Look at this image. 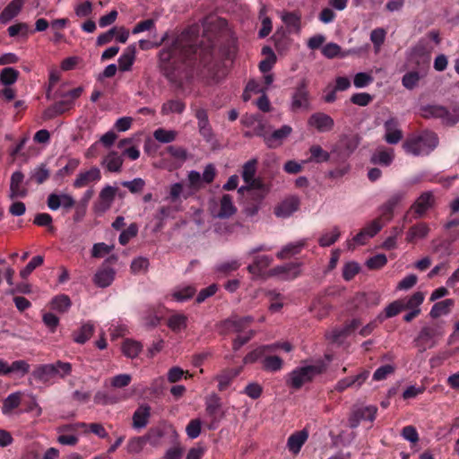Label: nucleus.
<instances>
[{
    "instance_id": "obj_28",
    "label": "nucleus",
    "mask_w": 459,
    "mask_h": 459,
    "mask_svg": "<svg viewBox=\"0 0 459 459\" xmlns=\"http://www.w3.org/2000/svg\"><path fill=\"white\" fill-rule=\"evenodd\" d=\"M24 0H13L0 14V22L5 24L16 17L22 10Z\"/></svg>"
},
{
    "instance_id": "obj_12",
    "label": "nucleus",
    "mask_w": 459,
    "mask_h": 459,
    "mask_svg": "<svg viewBox=\"0 0 459 459\" xmlns=\"http://www.w3.org/2000/svg\"><path fill=\"white\" fill-rule=\"evenodd\" d=\"M237 212L233 204L232 197L230 195H223L219 203L214 204L211 209L212 215L214 218L226 219L232 216Z\"/></svg>"
},
{
    "instance_id": "obj_49",
    "label": "nucleus",
    "mask_w": 459,
    "mask_h": 459,
    "mask_svg": "<svg viewBox=\"0 0 459 459\" xmlns=\"http://www.w3.org/2000/svg\"><path fill=\"white\" fill-rule=\"evenodd\" d=\"M178 132L175 130H167L164 128H158L153 132L155 140L161 143H169L176 140Z\"/></svg>"
},
{
    "instance_id": "obj_35",
    "label": "nucleus",
    "mask_w": 459,
    "mask_h": 459,
    "mask_svg": "<svg viewBox=\"0 0 459 459\" xmlns=\"http://www.w3.org/2000/svg\"><path fill=\"white\" fill-rule=\"evenodd\" d=\"M94 325L88 321L82 325L80 329L74 333V341L76 343H85L93 334Z\"/></svg>"
},
{
    "instance_id": "obj_44",
    "label": "nucleus",
    "mask_w": 459,
    "mask_h": 459,
    "mask_svg": "<svg viewBox=\"0 0 459 459\" xmlns=\"http://www.w3.org/2000/svg\"><path fill=\"white\" fill-rule=\"evenodd\" d=\"M266 91V88L256 80H250L245 89L243 93L244 101H248L251 99L252 94H264Z\"/></svg>"
},
{
    "instance_id": "obj_59",
    "label": "nucleus",
    "mask_w": 459,
    "mask_h": 459,
    "mask_svg": "<svg viewBox=\"0 0 459 459\" xmlns=\"http://www.w3.org/2000/svg\"><path fill=\"white\" fill-rule=\"evenodd\" d=\"M394 155L392 152L380 151L373 154L371 161L375 164L388 166L392 163Z\"/></svg>"
},
{
    "instance_id": "obj_9",
    "label": "nucleus",
    "mask_w": 459,
    "mask_h": 459,
    "mask_svg": "<svg viewBox=\"0 0 459 459\" xmlns=\"http://www.w3.org/2000/svg\"><path fill=\"white\" fill-rule=\"evenodd\" d=\"M292 133L291 126L288 125H283L281 128L274 130L271 134H266L265 132L258 131L256 134L262 136L265 144L271 148L274 149L281 146L283 141L288 138Z\"/></svg>"
},
{
    "instance_id": "obj_63",
    "label": "nucleus",
    "mask_w": 459,
    "mask_h": 459,
    "mask_svg": "<svg viewBox=\"0 0 459 459\" xmlns=\"http://www.w3.org/2000/svg\"><path fill=\"white\" fill-rule=\"evenodd\" d=\"M387 263V257L384 254L376 255L367 260L366 265L368 269L377 270L384 267Z\"/></svg>"
},
{
    "instance_id": "obj_29",
    "label": "nucleus",
    "mask_w": 459,
    "mask_h": 459,
    "mask_svg": "<svg viewBox=\"0 0 459 459\" xmlns=\"http://www.w3.org/2000/svg\"><path fill=\"white\" fill-rule=\"evenodd\" d=\"M188 317L182 313H174L168 318L167 325L174 333H178L186 329Z\"/></svg>"
},
{
    "instance_id": "obj_56",
    "label": "nucleus",
    "mask_w": 459,
    "mask_h": 459,
    "mask_svg": "<svg viewBox=\"0 0 459 459\" xmlns=\"http://www.w3.org/2000/svg\"><path fill=\"white\" fill-rule=\"evenodd\" d=\"M385 226V222L381 221L380 218H377L368 222L364 228V233L368 238H372L375 237Z\"/></svg>"
},
{
    "instance_id": "obj_60",
    "label": "nucleus",
    "mask_w": 459,
    "mask_h": 459,
    "mask_svg": "<svg viewBox=\"0 0 459 459\" xmlns=\"http://www.w3.org/2000/svg\"><path fill=\"white\" fill-rule=\"evenodd\" d=\"M240 265L241 264L238 259H230L219 264L216 266V271L224 274H228L238 270Z\"/></svg>"
},
{
    "instance_id": "obj_24",
    "label": "nucleus",
    "mask_w": 459,
    "mask_h": 459,
    "mask_svg": "<svg viewBox=\"0 0 459 459\" xmlns=\"http://www.w3.org/2000/svg\"><path fill=\"white\" fill-rule=\"evenodd\" d=\"M307 438L308 431L307 429L294 432L287 440V447L293 455H298Z\"/></svg>"
},
{
    "instance_id": "obj_2",
    "label": "nucleus",
    "mask_w": 459,
    "mask_h": 459,
    "mask_svg": "<svg viewBox=\"0 0 459 459\" xmlns=\"http://www.w3.org/2000/svg\"><path fill=\"white\" fill-rule=\"evenodd\" d=\"M438 143L437 136L433 132H422L420 134L409 137L403 143L405 152L413 156L429 154Z\"/></svg>"
},
{
    "instance_id": "obj_47",
    "label": "nucleus",
    "mask_w": 459,
    "mask_h": 459,
    "mask_svg": "<svg viewBox=\"0 0 459 459\" xmlns=\"http://www.w3.org/2000/svg\"><path fill=\"white\" fill-rule=\"evenodd\" d=\"M21 403V395L19 393L9 394L3 402L2 413L9 415L13 409L17 408Z\"/></svg>"
},
{
    "instance_id": "obj_23",
    "label": "nucleus",
    "mask_w": 459,
    "mask_h": 459,
    "mask_svg": "<svg viewBox=\"0 0 459 459\" xmlns=\"http://www.w3.org/2000/svg\"><path fill=\"white\" fill-rule=\"evenodd\" d=\"M385 140L390 144L399 143L403 138L402 131L398 128V122L395 118L391 117L385 122Z\"/></svg>"
},
{
    "instance_id": "obj_20",
    "label": "nucleus",
    "mask_w": 459,
    "mask_h": 459,
    "mask_svg": "<svg viewBox=\"0 0 459 459\" xmlns=\"http://www.w3.org/2000/svg\"><path fill=\"white\" fill-rule=\"evenodd\" d=\"M151 418V406L147 403L141 404L132 417V427L136 430L144 429Z\"/></svg>"
},
{
    "instance_id": "obj_7",
    "label": "nucleus",
    "mask_w": 459,
    "mask_h": 459,
    "mask_svg": "<svg viewBox=\"0 0 459 459\" xmlns=\"http://www.w3.org/2000/svg\"><path fill=\"white\" fill-rule=\"evenodd\" d=\"M257 159L253 158L247 160L242 168V178L247 184V186H241L238 191L243 192L245 189H258L264 184L258 178H255V173L257 169Z\"/></svg>"
},
{
    "instance_id": "obj_45",
    "label": "nucleus",
    "mask_w": 459,
    "mask_h": 459,
    "mask_svg": "<svg viewBox=\"0 0 459 459\" xmlns=\"http://www.w3.org/2000/svg\"><path fill=\"white\" fill-rule=\"evenodd\" d=\"M71 305L70 298L65 294L57 295L51 300V308L59 313L66 312Z\"/></svg>"
},
{
    "instance_id": "obj_17",
    "label": "nucleus",
    "mask_w": 459,
    "mask_h": 459,
    "mask_svg": "<svg viewBox=\"0 0 459 459\" xmlns=\"http://www.w3.org/2000/svg\"><path fill=\"white\" fill-rule=\"evenodd\" d=\"M47 204L48 207L52 211H56L60 207L68 210L74 205L75 201L73 196L68 194L53 193L48 196Z\"/></svg>"
},
{
    "instance_id": "obj_16",
    "label": "nucleus",
    "mask_w": 459,
    "mask_h": 459,
    "mask_svg": "<svg viewBox=\"0 0 459 459\" xmlns=\"http://www.w3.org/2000/svg\"><path fill=\"white\" fill-rule=\"evenodd\" d=\"M24 175L22 171H14L11 176L10 180V193L11 199L22 198L28 194L27 187L23 184Z\"/></svg>"
},
{
    "instance_id": "obj_40",
    "label": "nucleus",
    "mask_w": 459,
    "mask_h": 459,
    "mask_svg": "<svg viewBox=\"0 0 459 459\" xmlns=\"http://www.w3.org/2000/svg\"><path fill=\"white\" fill-rule=\"evenodd\" d=\"M239 369H230L225 371L216 377V380L218 381V389L220 391L226 390L233 381L235 377L239 374Z\"/></svg>"
},
{
    "instance_id": "obj_19",
    "label": "nucleus",
    "mask_w": 459,
    "mask_h": 459,
    "mask_svg": "<svg viewBox=\"0 0 459 459\" xmlns=\"http://www.w3.org/2000/svg\"><path fill=\"white\" fill-rule=\"evenodd\" d=\"M307 123L322 133L332 130L334 125L333 119L329 115L322 112L312 114Z\"/></svg>"
},
{
    "instance_id": "obj_46",
    "label": "nucleus",
    "mask_w": 459,
    "mask_h": 459,
    "mask_svg": "<svg viewBox=\"0 0 459 459\" xmlns=\"http://www.w3.org/2000/svg\"><path fill=\"white\" fill-rule=\"evenodd\" d=\"M165 435V431L161 427L152 428L144 435L147 444L152 446H158L161 443V439Z\"/></svg>"
},
{
    "instance_id": "obj_14",
    "label": "nucleus",
    "mask_w": 459,
    "mask_h": 459,
    "mask_svg": "<svg viewBox=\"0 0 459 459\" xmlns=\"http://www.w3.org/2000/svg\"><path fill=\"white\" fill-rule=\"evenodd\" d=\"M299 274L300 264L297 263H290L284 265H279L268 271L269 276H276L283 281L293 280Z\"/></svg>"
},
{
    "instance_id": "obj_21",
    "label": "nucleus",
    "mask_w": 459,
    "mask_h": 459,
    "mask_svg": "<svg viewBox=\"0 0 459 459\" xmlns=\"http://www.w3.org/2000/svg\"><path fill=\"white\" fill-rule=\"evenodd\" d=\"M368 376L369 372L364 370L357 376L344 377L336 383L334 389L341 393L349 387L359 388L368 379Z\"/></svg>"
},
{
    "instance_id": "obj_50",
    "label": "nucleus",
    "mask_w": 459,
    "mask_h": 459,
    "mask_svg": "<svg viewBox=\"0 0 459 459\" xmlns=\"http://www.w3.org/2000/svg\"><path fill=\"white\" fill-rule=\"evenodd\" d=\"M221 398L216 394H211L205 398V411L210 416H214L221 409Z\"/></svg>"
},
{
    "instance_id": "obj_37",
    "label": "nucleus",
    "mask_w": 459,
    "mask_h": 459,
    "mask_svg": "<svg viewBox=\"0 0 459 459\" xmlns=\"http://www.w3.org/2000/svg\"><path fill=\"white\" fill-rule=\"evenodd\" d=\"M341 236V230L337 226L322 233L318 239L320 247H326L333 245Z\"/></svg>"
},
{
    "instance_id": "obj_1",
    "label": "nucleus",
    "mask_w": 459,
    "mask_h": 459,
    "mask_svg": "<svg viewBox=\"0 0 459 459\" xmlns=\"http://www.w3.org/2000/svg\"><path fill=\"white\" fill-rule=\"evenodd\" d=\"M198 27H191L181 32L169 47L163 48L159 54L160 68L173 83L183 87L193 76V68L205 65L212 58L213 42L207 45L198 39Z\"/></svg>"
},
{
    "instance_id": "obj_25",
    "label": "nucleus",
    "mask_w": 459,
    "mask_h": 459,
    "mask_svg": "<svg viewBox=\"0 0 459 459\" xmlns=\"http://www.w3.org/2000/svg\"><path fill=\"white\" fill-rule=\"evenodd\" d=\"M430 231L429 226L426 222H419L411 226L406 233V241L414 243L418 240L424 239Z\"/></svg>"
},
{
    "instance_id": "obj_54",
    "label": "nucleus",
    "mask_w": 459,
    "mask_h": 459,
    "mask_svg": "<svg viewBox=\"0 0 459 459\" xmlns=\"http://www.w3.org/2000/svg\"><path fill=\"white\" fill-rule=\"evenodd\" d=\"M147 442L144 436L134 437L130 438L126 445L127 452L130 454H139L143 451Z\"/></svg>"
},
{
    "instance_id": "obj_8",
    "label": "nucleus",
    "mask_w": 459,
    "mask_h": 459,
    "mask_svg": "<svg viewBox=\"0 0 459 459\" xmlns=\"http://www.w3.org/2000/svg\"><path fill=\"white\" fill-rule=\"evenodd\" d=\"M273 258L267 255H254L253 263L247 266V271L255 279H266L268 275L267 268L273 263Z\"/></svg>"
},
{
    "instance_id": "obj_57",
    "label": "nucleus",
    "mask_w": 459,
    "mask_h": 459,
    "mask_svg": "<svg viewBox=\"0 0 459 459\" xmlns=\"http://www.w3.org/2000/svg\"><path fill=\"white\" fill-rule=\"evenodd\" d=\"M420 79V74L416 71H411L403 76L402 83L404 88L412 90L418 85Z\"/></svg>"
},
{
    "instance_id": "obj_10",
    "label": "nucleus",
    "mask_w": 459,
    "mask_h": 459,
    "mask_svg": "<svg viewBox=\"0 0 459 459\" xmlns=\"http://www.w3.org/2000/svg\"><path fill=\"white\" fill-rule=\"evenodd\" d=\"M377 412V408L374 405L354 408L349 418V426L352 429H355L363 420L372 422L376 419Z\"/></svg>"
},
{
    "instance_id": "obj_27",
    "label": "nucleus",
    "mask_w": 459,
    "mask_h": 459,
    "mask_svg": "<svg viewBox=\"0 0 459 459\" xmlns=\"http://www.w3.org/2000/svg\"><path fill=\"white\" fill-rule=\"evenodd\" d=\"M116 272L112 268L102 267L97 271L93 281L100 288L108 287L115 279Z\"/></svg>"
},
{
    "instance_id": "obj_6",
    "label": "nucleus",
    "mask_w": 459,
    "mask_h": 459,
    "mask_svg": "<svg viewBox=\"0 0 459 459\" xmlns=\"http://www.w3.org/2000/svg\"><path fill=\"white\" fill-rule=\"evenodd\" d=\"M442 334L443 332L438 326H424L415 339L416 345L420 351H424L434 347Z\"/></svg>"
},
{
    "instance_id": "obj_5",
    "label": "nucleus",
    "mask_w": 459,
    "mask_h": 459,
    "mask_svg": "<svg viewBox=\"0 0 459 459\" xmlns=\"http://www.w3.org/2000/svg\"><path fill=\"white\" fill-rule=\"evenodd\" d=\"M421 115L426 118H440L444 124L454 125L459 121V108L452 110L439 105H427L421 108Z\"/></svg>"
},
{
    "instance_id": "obj_30",
    "label": "nucleus",
    "mask_w": 459,
    "mask_h": 459,
    "mask_svg": "<svg viewBox=\"0 0 459 459\" xmlns=\"http://www.w3.org/2000/svg\"><path fill=\"white\" fill-rule=\"evenodd\" d=\"M356 50L348 49L342 51L341 47L336 43H327L322 48V54L327 58H334V57H346L351 54H355Z\"/></svg>"
},
{
    "instance_id": "obj_64",
    "label": "nucleus",
    "mask_w": 459,
    "mask_h": 459,
    "mask_svg": "<svg viewBox=\"0 0 459 459\" xmlns=\"http://www.w3.org/2000/svg\"><path fill=\"white\" fill-rule=\"evenodd\" d=\"M138 233V227L135 223H131L126 230H123L118 238L119 243L123 246L126 245L130 239Z\"/></svg>"
},
{
    "instance_id": "obj_51",
    "label": "nucleus",
    "mask_w": 459,
    "mask_h": 459,
    "mask_svg": "<svg viewBox=\"0 0 459 459\" xmlns=\"http://www.w3.org/2000/svg\"><path fill=\"white\" fill-rule=\"evenodd\" d=\"M49 169L44 163L39 164L30 172V178L35 180V182L38 184L44 183L49 178Z\"/></svg>"
},
{
    "instance_id": "obj_52",
    "label": "nucleus",
    "mask_w": 459,
    "mask_h": 459,
    "mask_svg": "<svg viewBox=\"0 0 459 459\" xmlns=\"http://www.w3.org/2000/svg\"><path fill=\"white\" fill-rule=\"evenodd\" d=\"M263 367L265 370L276 372L281 369L283 361L278 356H266L262 360Z\"/></svg>"
},
{
    "instance_id": "obj_3",
    "label": "nucleus",
    "mask_w": 459,
    "mask_h": 459,
    "mask_svg": "<svg viewBox=\"0 0 459 459\" xmlns=\"http://www.w3.org/2000/svg\"><path fill=\"white\" fill-rule=\"evenodd\" d=\"M71 372V363L57 360L56 363L37 366L32 372V377L43 384H53L56 378H65Z\"/></svg>"
},
{
    "instance_id": "obj_15",
    "label": "nucleus",
    "mask_w": 459,
    "mask_h": 459,
    "mask_svg": "<svg viewBox=\"0 0 459 459\" xmlns=\"http://www.w3.org/2000/svg\"><path fill=\"white\" fill-rule=\"evenodd\" d=\"M310 106L309 93L307 85L302 82L295 90L291 97L290 108L297 111L300 108L307 109Z\"/></svg>"
},
{
    "instance_id": "obj_32",
    "label": "nucleus",
    "mask_w": 459,
    "mask_h": 459,
    "mask_svg": "<svg viewBox=\"0 0 459 459\" xmlns=\"http://www.w3.org/2000/svg\"><path fill=\"white\" fill-rule=\"evenodd\" d=\"M102 166L109 172H120L123 158L116 152H110L102 160Z\"/></svg>"
},
{
    "instance_id": "obj_36",
    "label": "nucleus",
    "mask_w": 459,
    "mask_h": 459,
    "mask_svg": "<svg viewBox=\"0 0 459 459\" xmlns=\"http://www.w3.org/2000/svg\"><path fill=\"white\" fill-rule=\"evenodd\" d=\"M143 349V345L140 342L133 339H126L122 344V352L127 358H136Z\"/></svg>"
},
{
    "instance_id": "obj_38",
    "label": "nucleus",
    "mask_w": 459,
    "mask_h": 459,
    "mask_svg": "<svg viewBox=\"0 0 459 459\" xmlns=\"http://www.w3.org/2000/svg\"><path fill=\"white\" fill-rule=\"evenodd\" d=\"M196 290L191 285L178 286L172 292V298L178 302H185L191 299Z\"/></svg>"
},
{
    "instance_id": "obj_43",
    "label": "nucleus",
    "mask_w": 459,
    "mask_h": 459,
    "mask_svg": "<svg viewBox=\"0 0 459 459\" xmlns=\"http://www.w3.org/2000/svg\"><path fill=\"white\" fill-rule=\"evenodd\" d=\"M252 321V316H244L240 318L232 317L226 320L224 324L229 330L239 333L243 331L247 324H249Z\"/></svg>"
},
{
    "instance_id": "obj_4",
    "label": "nucleus",
    "mask_w": 459,
    "mask_h": 459,
    "mask_svg": "<svg viewBox=\"0 0 459 459\" xmlns=\"http://www.w3.org/2000/svg\"><path fill=\"white\" fill-rule=\"evenodd\" d=\"M324 363L299 367L293 369L287 380V383L294 389H299L303 385L310 382L316 376L325 371Z\"/></svg>"
},
{
    "instance_id": "obj_22",
    "label": "nucleus",
    "mask_w": 459,
    "mask_h": 459,
    "mask_svg": "<svg viewBox=\"0 0 459 459\" xmlns=\"http://www.w3.org/2000/svg\"><path fill=\"white\" fill-rule=\"evenodd\" d=\"M299 205V200L296 196H290L283 200L274 211L277 217L287 218L295 212Z\"/></svg>"
},
{
    "instance_id": "obj_62",
    "label": "nucleus",
    "mask_w": 459,
    "mask_h": 459,
    "mask_svg": "<svg viewBox=\"0 0 459 459\" xmlns=\"http://www.w3.org/2000/svg\"><path fill=\"white\" fill-rule=\"evenodd\" d=\"M360 322L358 319H352L342 329H336L333 332V339L334 341L339 340L341 337L349 334L351 331L355 330Z\"/></svg>"
},
{
    "instance_id": "obj_39",
    "label": "nucleus",
    "mask_w": 459,
    "mask_h": 459,
    "mask_svg": "<svg viewBox=\"0 0 459 459\" xmlns=\"http://www.w3.org/2000/svg\"><path fill=\"white\" fill-rule=\"evenodd\" d=\"M310 157L308 161L322 163L327 162L330 160V153L325 151L320 145L314 144L309 148Z\"/></svg>"
},
{
    "instance_id": "obj_33",
    "label": "nucleus",
    "mask_w": 459,
    "mask_h": 459,
    "mask_svg": "<svg viewBox=\"0 0 459 459\" xmlns=\"http://www.w3.org/2000/svg\"><path fill=\"white\" fill-rule=\"evenodd\" d=\"M455 305V300L453 299H446L442 301H438L433 305L430 309L429 316L432 318H438L442 316L448 315L452 307Z\"/></svg>"
},
{
    "instance_id": "obj_53",
    "label": "nucleus",
    "mask_w": 459,
    "mask_h": 459,
    "mask_svg": "<svg viewBox=\"0 0 459 459\" xmlns=\"http://www.w3.org/2000/svg\"><path fill=\"white\" fill-rule=\"evenodd\" d=\"M19 76V72L13 67H5L0 74V82L5 86L13 84Z\"/></svg>"
},
{
    "instance_id": "obj_11",
    "label": "nucleus",
    "mask_w": 459,
    "mask_h": 459,
    "mask_svg": "<svg viewBox=\"0 0 459 459\" xmlns=\"http://www.w3.org/2000/svg\"><path fill=\"white\" fill-rule=\"evenodd\" d=\"M117 188L109 185H106L100 192L99 198L94 204V211L97 213H104L110 209Z\"/></svg>"
},
{
    "instance_id": "obj_18",
    "label": "nucleus",
    "mask_w": 459,
    "mask_h": 459,
    "mask_svg": "<svg viewBox=\"0 0 459 459\" xmlns=\"http://www.w3.org/2000/svg\"><path fill=\"white\" fill-rule=\"evenodd\" d=\"M100 178L101 173L100 169L97 167H92L88 170L81 171L74 179L73 186L75 188H82L90 185L91 183L100 181Z\"/></svg>"
},
{
    "instance_id": "obj_41",
    "label": "nucleus",
    "mask_w": 459,
    "mask_h": 459,
    "mask_svg": "<svg viewBox=\"0 0 459 459\" xmlns=\"http://www.w3.org/2000/svg\"><path fill=\"white\" fill-rule=\"evenodd\" d=\"M186 108L185 103L180 100H169L163 103L161 107L162 115H169L172 113L181 114Z\"/></svg>"
},
{
    "instance_id": "obj_42",
    "label": "nucleus",
    "mask_w": 459,
    "mask_h": 459,
    "mask_svg": "<svg viewBox=\"0 0 459 459\" xmlns=\"http://www.w3.org/2000/svg\"><path fill=\"white\" fill-rule=\"evenodd\" d=\"M403 309V300L397 299L391 302L385 308V314H380L377 316V319L382 322L386 318H390L398 315Z\"/></svg>"
},
{
    "instance_id": "obj_13",
    "label": "nucleus",
    "mask_w": 459,
    "mask_h": 459,
    "mask_svg": "<svg viewBox=\"0 0 459 459\" xmlns=\"http://www.w3.org/2000/svg\"><path fill=\"white\" fill-rule=\"evenodd\" d=\"M435 204V195L431 191L423 192L413 203L411 210L416 218L423 217Z\"/></svg>"
},
{
    "instance_id": "obj_55",
    "label": "nucleus",
    "mask_w": 459,
    "mask_h": 459,
    "mask_svg": "<svg viewBox=\"0 0 459 459\" xmlns=\"http://www.w3.org/2000/svg\"><path fill=\"white\" fill-rule=\"evenodd\" d=\"M80 163L81 161L77 158L69 159L66 165L56 172V178H63L66 176L72 175L79 167Z\"/></svg>"
},
{
    "instance_id": "obj_58",
    "label": "nucleus",
    "mask_w": 459,
    "mask_h": 459,
    "mask_svg": "<svg viewBox=\"0 0 459 459\" xmlns=\"http://www.w3.org/2000/svg\"><path fill=\"white\" fill-rule=\"evenodd\" d=\"M386 36V31L383 28H377L373 30L370 33V40L374 45L376 52L380 49V47L383 45Z\"/></svg>"
},
{
    "instance_id": "obj_34",
    "label": "nucleus",
    "mask_w": 459,
    "mask_h": 459,
    "mask_svg": "<svg viewBox=\"0 0 459 459\" xmlns=\"http://www.w3.org/2000/svg\"><path fill=\"white\" fill-rule=\"evenodd\" d=\"M306 239H299L298 241L287 244L281 249V251L277 253V257L279 259H286L300 253V251L306 246Z\"/></svg>"
},
{
    "instance_id": "obj_31",
    "label": "nucleus",
    "mask_w": 459,
    "mask_h": 459,
    "mask_svg": "<svg viewBox=\"0 0 459 459\" xmlns=\"http://www.w3.org/2000/svg\"><path fill=\"white\" fill-rule=\"evenodd\" d=\"M281 19L286 27L295 32H299L301 28V16L297 12H281Z\"/></svg>"
},
{
    "instance_id": "obj_48",
    "label": "nucleus",
    "mask_w": 459,
    "mask_h": 459,
    "mask_svg": "<svg viewBox=\"0 0 459 459\" xmlns=\"http://www.w3.org/2000/svg\"><path fill=\"white\" fill-rule=\"evenodd\" d=\"M402 300L403 304V309H420V306L424 301V294L420 291H416L409 298L403 299Z\"/></svg>"
},
{
    "instance_id": "obj_26",
    "label": "nucleus",
    "mask_w": 459,
    "mask_h": 459,
    "mask_svg": "<svg viewBox=\"0 0 459 459\" xmlns=\"http://www.w3.org/2000/svg\"><path fill=\"white\" fill-rule=\"evenodd\" d=\"M136 56V47L134 44L128 46L118 58V68L122 72L130 71Z\"/></svg>"
},
{
    "instance_id": "obj_61",
    "label": "nucleus",
    "mask_w": 459,
    "mask_h": 459,
    "mask_svg": "<svg viewBox=\"0 0 459 459\" xmlns=\"http://www.w3.org/2000/svg\"><path fill=\"white\" fill-rule=\"evenodd\" d=\"M44 262V258L41 255L34 256L27 265L21 270L20 275L22 278H27L38 266L41 265Z\"/></svg>"
}]
</instances>
